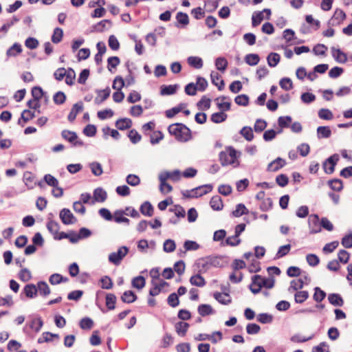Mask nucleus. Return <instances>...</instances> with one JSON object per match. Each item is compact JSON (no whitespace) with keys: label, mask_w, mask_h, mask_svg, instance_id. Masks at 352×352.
<instances>
[{"label":"nucleus","mask_w":352,"mask_h":352,"mask_svg":"<svg viewBox=\"0 0 352 352\" xmlns=\"http://www.w3.org/2000/svg\"><path fill=\"white\" fill-rule=\"evenodd\" d=\"M168 130L179 142H186L191 139V131L184 124L175 123L170 124Z\"/></svg>","instance_id":"obj_1"},{"label":"nucleus","mask_w":352,"mask_h":352,"mask_svg":"<svg viewBox=\"0 0 352 352\" xmlns=\"http://www.w3.org/2000/svg\"><path fill=\"white\" fill-rule=\"evenodd\" d=\"M220 258L217 256H207L200 258L196 261L195 266L199 273H205L212 267L220 265Z\"/></svg>","instance_id":"obj_2"},{"label":"nucleus","mask_w":352,"mask_h":352,"mask_svg":"<svg viewBox=\"0 0 352 352\" xmlns=\"http://www.w3.org/2000/svg\"><path fill=\"white\" fill-rule=\"evenodd\" d=\"M219 160L222 166L234 165L238 164L236 160V151L232 147L226 148L225 151H221L219 153Z\"/></svg>","instance_id":"obj_3"},{"label":"nucleus","mask_w":352,"mask_h":352,"mask_svg":"<svg viewBox=\"0 0 352 352\" xmlns=\"http://www.w3.org/2000/svg\"><path fill=\"white\" fill-rule=\"evenodd\" d=\"M212 190V186L210 184H206L198 186L190 190H186L182 191V195L186 198H197L201 197Z\"/></svg>","instance_id":"obj_4"},{"label":"nucleus","mask_w":352,"mask_h":352,"mask_svg":"<svg viewBox=\"0 0 352 352\" xmlns=\"http://www.w3.org/2000/svg\"><path fill=\"white\" fill-rule=\"evenodd\" d=\"M128 252L129 249L127 247L122 246L117 252H112L109 255V261L116 265H118Z\"/></svg>","instance_id":"obj_5"},{"label":"nucleus","mask_w":352,"mask_h":352,"mask_svg":"<svg viewBox=\"0 0 352 352\" xmlns=\"http://www.w3.org/2000/svg\"><path fill=\"white\" fill-rule=\"evenodd\" d=\"M61 135L63 139L72 143L75 146H83V142L80 140H78L77 134L69 130H63L61 133Z\"/></svg>","instance_id":"obj_6"},{"label":"nucleus","mask_w":352,"mask_h":352,"mask_svg":"<svg viewBox=\"0 0 352 352\" xmlns=\"http://www.w3.org/2000/svg\"><path fill=\"white\" fill-rule=\"evenodd\" d=\"M62 223L65 225L74 224L77 221L76 218L74 216L70 210L63 208L59 214Z\"/></svg>","instance_id":"obj_7"},{"label":"nucleus","mask_w":352,"mask_h":352,"mask_svg":"<svg viewBox=\"0 0 352 352\" xmlns=\"http://www.w3.org/2000/svg\"><path fill=\"white\" fill-rule=\"evenodd\" d=\"M309 281H310V279L307 275L300 278L299 279L293 280L290 282L289 292H291L292 290H293V291L300 290L304 287V285L309 284Z\"/></svg>","instance_id":"obj_8"},{"label":"nucleus","mask_w":352,"mask_h":352,"mask_svg":"<svg viewBox=\"0 0 352 352\" xmlns=\"http://www.w3.org/2000/svg\"><path fill=\"white\" fill-rule=\"evenodd\" d=\"M263 277L260 275H254L252 277V283L250 289L253 294H258L263 287Z\"/></svg>","instance_id":"obj_9"},{"label":"nucleus","mask_w":352,"mask_h":352,"mask_svg":"<svg viewBox=\"0 0 352 352\" xmlns=\"http://www.w3.org/2000/svg\"><path fill=\"white\" fill-rule=\"evenodd\" d=\"M338 160L339 157L337 154L329 157L323 164L324 171L328 174H331L334 171L335 165Z\"/></svg>","instance_id":"obj_10"},{"label":"nucleus","mask_w":352,"mask_h":352,"mask_svg":"<svg viewBox=\"0 0 352 352\" xmlns=\"http://www.w3.org/2000/svg\"><path fill=\"white\" fill-rule=\"evenodd\" d=\"M346 14L341 9H336L331 19L329 20V24L331 25H338L345 19Z\"/></svg>","instance_id":"obj_11"},{"label":"nucleus","mask_w":352,"mask_h":352,"mask_svg":"<svg viewBox=\"0 0 352 352\" xmlns=\"http://www.w3.org/2000/svg\"><path fill=\"white\" fill-rule=\"evenodd\" d=\"M285 160L281 157H277L276 160L270 162L267 166V170L270 172L278 171L280 168L285 165Z\"/></svg>","instance_id":"obj_12"},{"label":"nucleus","mask_w":352,"mask_h":352,"mask_svg":"<svg viewBox=\"0 0 352 352\" xmlns=\"http://www.w3.org/2000/svg\"><path fill=\"white\" fill-rule=\"evenodd\" d=\"M332 56L339 63H345L347 61L346 54L341 51L340 49H336L334 47L331 48Z\"/></svg>","instance_id":"obj_13"},{"label":"nucleus","mask_w":352,"mask_h":352,"mask_svg":"<svg viewBox=\"0 0 352 352\" xmlns=\"http://www.w3.org/2000/svg\"><path fill=\"white\" fill-rule=\"evenodd\" d=\"M83 110V104L82 102H78L74 104L72 108L70 113L68 115V120L69 122H73L78 113L81 112Z\"/></svg>","instance_id":"obj_14"},{"label":"nucleus","mask_w":352,"mask_h":352,"mask_svg":"<svg viewBox=\"0 0 352 352\" xmlns=\"http://www.w3.org/2000/svg\"><path fill=\"white\" fill-rule=\"evenodd\" d=\"M110 93L111 89L109 87H107L106 89L102 90H98V96L94 100L95 103L97 104H101L102 102H104L109 98Z\"/></svg>","instance_id":"obj_15"},{"label":"nucleus","mask_w":352,"mask_h":352,"mask_svg":"<svg viewBox=\"0 0 352 352\" xmlns=\"http://www.w3.org/2000/svg\"><path fill=\"white\" fill-rule=\"evenodd\" d=\"M211 80L212 84L218 87L219 90H222L224 88V81L221 79V76L216 72H212L210 74Z\"/></svg>","instance_id":"obj_16"},{"label":"nucleus","mask_w":352,"mask_h":352,"mask_svg":"<svg viewBox=\"0 0 352 352\" xmlns=\"http://www.w3.org/2000/svg\"><path fill=\"white\" fill-rule=\"evenodd\" d=\"M328 300L330 304L336 307H342L344 305V300L338 294H329Z\"/></svg>","instance_id":"obj_17"},{"label":"nucleus","mask_w":352,"mask_h":352,"mask_svg":"<svg viewBox=\"0 0 352 352\" xmlns=\"http://www.w3.org/2000/svg\"><path fill=\"white\" fill-rule=\"evenodd\" d=\"M22 52V46L18 43H14L6 52L8 57H15Z\"/></svg>","instance_id":"obj_18"},{"label":"nucleus","mask_w":352,"mask_h":352,"mask_svg":"<svg viewBox=\"0 0 352 352\" xmlns=\"http://www.w3.org/2000/svg\"><path fill=\"white\" fill-rule=\"evenodd\" d=\"M210 207L214 210H221L223 207V201L219 195L213 196L210 201Z\"/></svg>","instance_id":"obj_19"},{"label":"nucleus","mask_w":352,"mask_h":352,"mask_svg":"<svg viewBox=\"0 0 352 352\" xmlns=\"http://www.w3.org/2000/svg\"><path fill=\"white\" fill-rule=\"evenodd\" d=\"M216 101L217 102V106L219 109L221 111H228L230 109V102L228 98L226 97H221L217 98L216 99Z\"/></svg>","instance_id":"obj_20"},{"label":"nucleus","mask_w":352,"mask_h":352,"mask_svg":"<svg viewBox=\"0 0 352 352\" xmlns=\"http://www.w3.org/2000/svg\"><path fill=\"white\" fill-rule=\"evenodd\" d=\"M213 296L214 298L221 304L228 305L231 302V298L228 294L216 292Z\"/></svg>","instance_id":"obj_21"},{"label":"nucleus","mask_w":352,"mask_h":352,"mask_svg":"<svg viewBox=\"0 0 352 352\" xmlns=\"http://www.w3.org/2000/svg\"><path fill=\"white\" fill-rule=\"evenodd\" d=\"M141 213L147 217H151L153 214V207L149 201L144 202L140 208Z\"/></svg>","instance_id":"obj_22"},{"label":"nucleus","mask_w":352,"mask_h":352,"mask_svg":"<svg viewBox=\"0 0 352 352\" xmlns=\"http://www.w3.org/2000/svg\"><path fill=\"white\" fill-rule=\"evenodd\" d=\"M294 294V300L296 303L302 304L305 302L309 296V292L307 291H296Z\"/></svg>","instance_id":"obj_23"},{"label":"nucleus","mask_w":352,"mask_h":352,"mask_svg":"<svg viewBox=\"0 0 352 352\" xmlns=\"http://www.w3.org/2000/svg\"><path fill=\"white\" fill-rule=\"evenodd\" d=\"M132 125V121L129 118H121L116 121V126L119 130H125L131 128Z\"/></svg>","instance_id":"obj_24"},{"label":"nucleus","mask_w":352,"mask_h":352,"mask_svg":"<svg viewBox=\"0 0 352 352\" xmlns=\"http://www.w3.org/2000/svg\"><path fill=\"white\" fill-rule=\"evenodd\" d=\"M189 324L185 322H179L175 324L177 333L180 336H184L188 329Z\"/></svg>","instance_id":"obj_25"},{"label":"nucleus","mask_w":352,"mask_h":352,"mask_svg":"<svg viewBox=\"0 0 352 352\" xmlns=\"http://www.w3.org/2000/svg\"><path fill=\"white\" fill-rule=\"evenodd\" d=\"M107 192L102 188H98L94 192V199L95 201L103 202L107 199Z\"/></svg>","instance_id":"obj_26"},{"label":"nucleus","mask_w":352,"mask_h":352,"mask_svg":"<svg viewBox=\"0 0 352 352\" xmlns=\"http://www.w3.org/2000/svg\"><path fill=\"white\" fill-rule=\"evenodd\" d=\"M187 62L190 66L196 69H200L203 67V60L198 56H189Z\"/></svg>","instance_id":"obj_27"},{"label":"nucleus","mask_w":352,"mask_h":352,"mask_svg":"<svg viewBox=\"0 0 352 352\" xmlns=\"http://www.w3.org/2000/svg\"><path fill=\"white\" fill-rule=\"evenodd\" d=\"M24 293L28 298H34L36 296L38 290L37 286L34 284L27 285L23 289Z\"/></svg>","instance_id":"obj_28"},{"label":"nucleus","mask_w":352,"mask_h":352,"mask_svg":"<svg viewBox=\"0 0 352 352\" xmlns=\"http://www.w3.org/2000/svg\"><path fill=\"white\" fill-rule=\"evenodd\" d=\"M137 299V296L132 291H126L121 296V300L125 303L133 302Z\"/></svg>","instance_id":"obj_29"},{"label":"nucleus","mask_w":352,"mask_h":352,"mask_svg":"<svg viewBox=\"0 0 352 352\" xmlns=\"http://www.w3.org/2000/svg\"><path fill=\"white\" fill-rule=\"evenodd\" d=\"M124 214H125V213L123 210L115 211L113 213V220L118 223H125L129 224L130 221L126 217H124Z\"/></svg>","instance_id":"obj_30"},{"label":"nucleus","mask_w":352,"mask_h":352,"mask_svg":"<svg viewBox=\"0 0 352 352\" xmlns=\"http://www.w3.org/2000/svg\"><path fill=\"white\" fill-rule=\"evenodd\" d=\"M179 88L178 85H170L168 86L163 85L161 87L162 95H172L174 94Z\"/></svg>","instance_id":"obj_31"},{"label":"nucleus","mask_w":352,"mask_h":352,"mask_svg":"<svg viewBox=\"0 0 352 352\" xmlns=\"http://www.w3.org/2000/svg\"><path fill=\"white\" fill-rule=\"evenodd\" d=\"M198 312L201 316L214 314V310L210 305L203 304L198 307Z\"/></svg>","instance_id":"obj_32"},{"label":"nucleus","mask_w":352,"mask_h":352,"mask_svg":"<svg viewBox=\"0 0 352 352\" xmlns=\"http://www.w3.org/2000/svg\"><path fill=\"white\" fill-rule=\"evenodd\" d=\"M47 228L49 232L55 237V235L58 234L60 229V226L58 222L50 220L47 223Z\"/></svg>","instance_id":"obj_33"},{"label":"nucleus","mask_w":352,"mask_h":352,"mask_svg":"<svg viewBox=\"0 0 352 352\" xmlns=\"http://www.w3.org/2000/svg\"><path fill=\"white\" fill-rule=\"evenodd\" d=\"M331 135V131L329 126H319L317 129L318 138H328Z\"/></svg>","instance_id":"obj_34"},{"label":"nucleus","mask_w":352,"mask_h":352,"mask_svg":"<svg viewBox=\"0 0 352 352\" xmlns=\"http://www.w3.org/2000/svg\"><path fill=\"white\" fill-rule=\"evenodd\" d=\"M190 283L197 287H204L206 285L204 278L199 274L191 276Z\"/></svg>","instance_id":"obj_35"},{"label":"nucleus","mask_w":352,"mask_h":352,"mask_svg":"<svg viewBox=\"0 0 352 352\" xmlns=\"http://www.w3.org/2000/svg\"><path fill=\"white\" fill-rule=\"evenodd\" d=\"M37 290L41 296H47L50 294V289L48 285L43 281L37 283Z\"/></svg>","instance_id":"obj_36"},{"label":"nucleus","mask_w":352,"mask_h":352,"mask_svg":"<svg viewBox=\"0 0 352 352\" xmlns=\"http://www.w3.org/2000/svg\"><path fill=\"white\" fill-rule=\"evenodd\" d=\"M248 212L249 211L244 204H239L236 205V209L232 211V214L234 217H239L243 214H248Z\"/></svg>","instance_id":"obj_37"},{"label":"nucleus","mask_w":352,"mask_h":352,"mask_svg":"<svg viewBox=\"0 0 352 352\" xmlns=\"http://www.w3.org/2000/svg\"><path fill=\"white\" fill-rule=\"evenodd\" d=\"M220 0H206L205 9L208 12H214L219 6Z\"/></svg>","instance_id":"obj_38"},{"label":"nucleus","mask_w":352,"mask_h":352,"mask_svg":"<svg viewBox=\"0 0 352 352\" xmlns=\"http://www.w3.org/2000/svg\"><path fill=\"white\" fill-rule=\"evenodd\" d=\"M186 107V104L182 103L178 106L175 107L170 109L166 111V116L167 118H173L174 116L182 111V110Z\"/></svg>","instance_id":"obj_39"},{"label":"nucleus","mask_w":352,"mask_h":352,"mask_svg":"<svg viewBox=\"0 0 352 352\" xmlns=\"http://www.w3.org/2000/svg\"><path fill=\"white\" fill-rule=\"evenodd\" d=\"M240 134L248 141H252L254 138L252 129L249 126L243 127L240 131Z\"/></svg>","instance_id":"obj_40"},{"label":"nucleus","mask_w":352,"mask_h":352,"mask_svg":"<svg viewBox=\"0 0 352 352\" xmlns=\"http://www.w3.org/2000/svg\"><path fill=\"white\" fill-rule=\"evenodd\" d=\"M245 60L249 65L254 66L258 63L260 58L258 54H249L245 56Z\"/></svg>","instance_id":"obj_41"},{"label":"nucleus","mask_w":352,"mask_h":352,"mask_svg":"<svg viewBox=\"0 0 352 352\" xmlns=\"http://www.w3.org/2000/svg\"><path fill=\"white\" fill-rule=\"evenodd\" d=\"M267 63L270 67H275L280 61V55L277 53H270L267 56Z\"/></svg>","instance_id":"obj_42"},{"label":"nucleus","mask_w":352,"mask_h":352,"mask_svg":"<svg viewBox=\"0 0 352 352\" xmlns=\"http://www.w3.org/2000/svg\"><path fill=\"white\" fill-rule=\"evenodd\" d=\"M131 283L133 287L141 289L145 286L146 281L143 276H138L132 280Z\"/></svg>","instance_id":"obj_43"},{"label":"nucleus","mask_w":352,"mask_h":352,"mask_svg":"<svg viewBox=\"0 0 352 352\" xmlns=\"http://www.w3.org/2000/svg\"><path fill=\"white\" fill-rule=\"evenodd\" d=\"M215 66L218 70L223 72L227 68L228 61L223 57H219L215 60Z\"/></svg>","instance_id":"obj_44"},{"label":"nucleus","mask_w":352,"mask_h":352,"mask_svg":"<svg viewBox=\"0 0 352 352\" xmlns=\"http://www.w3.org/2000/svg\"><path fill=\"white\" fill-rule=\"evenodd\" d=\"M176 248V244L172 239H166L164 242L163 250L165 252H173Z\"/></svg>","instance_id":"obj_45"},{"label":"nucleus","mask_w":352,"mask_h":352,"mask_svg":"<svg viewBox=\"0 0 352 352\" xmlns=\"http://www.w3.org/2000/svg\"><path fill=\"white\" fill-rule=\"evenodd\" d=\"M325 297L326 293L323 290H322L320 287H315L313 298L316 302H320L324 300Z\"/></svg>","instance_id":"obj_46"},{"label":"nucleus","mask_w":352,"mask_h":352,"mask_svg":"<svg viewBox=\"0 0 352 352\" xmlns=\"http://www.w3.org/2000/svg\"><path fill=\"white\" fill-rule=\"evenodd\" d=\"M63 36V31L61 28H56L52 36V41L54 43H58L61 41Z\"/></svg>","instance_id":"obj_47"},{"label":"nucleus","mask_w":352,"mask_h":352,"mask_svg":"<svg viewBox=\"0 0 352 352\" xmlns=\"http://www.w3.org/2000/svg\"><path fill=\"white\" fill-rule=\"evenodd\" d=\"M34 112H32L30 110L25 109L22 112L21 118L18 120V124H21V119H22L24 121V122H27L29 120L34 118Z\"/></svg>","instance_id":"obj_48"},{"label":"nucleus","mask_w":352,"mask_h":352,"mask_svg":"<svg viewBox=\"0 0 352 352\" xmlns=\"http://www.w3.org/2000/svg\"><path fill=\"white\" fill-rule=\"evenodd\" d=\"M227 118V115L223 111L214 113L211 116V120L214 123H221L225 121Z\"/></svg>","instance_id":"obj_49"},{"label":"nucleus","mask_w":352,"mask_h":352,"mask_svg":"<svg viewBox=\"0 0 352 352\" xmlns=\"http://www.w3.org/2000/svg\"><path fill=\"white\" fill-rule=\"evenodd\" d=\"M116 302V296L113 294H107L106 296V305L108 309L110 310L114 309Z\"/></svg>","instance_id":"obj_50"},{"label":"nucleus","mask_w":352,"mask_h":352,"mask_svg":"<svg viewBox=\"0 0 352 352\" xmlns=\"http://www.w3.org/2000/svg\"><path fill=\"white\" fill-rule=\"evenodd\" d=\"M91 173L96 176H100L102 174V168L100 163L92 162L89 164Z\"/></svg>","instance_id":"obj_51"},{"label":"nucleus","mask_w":352,"mask_h":352,"mask_svg":"<svg viewBox=\"0 0 352 352\" xmlns=\"http://www.w3.org/2000/svg\"><path fill=\"white\" fill-rule=\"evenodd\" d=\"M318 116L320 119L326 120H330L333 118L332 112L327 109H321L319 110Z\"/></svg>","instance_id":"obj_52"},{"label":"nucleus","mask_w":352,"mask_h":352,"mask_svg":"<svg viewBox=\"0 0 352 352\" xmlns=\"http://www.w3.org/2000/svg\"><path fill=\"white\" fill-rule=\"evenodd\" d=\"M184 248L185 252L197 250L199 248V245L196 241L187 240L184 243Z\"/></svg>","instance_id":"obj_53"},{"label":"nucleus","mask_w":352,"mask_h":352,"mask_svg":"<svg viewBox=\"0 0 352 352\" xmlns=\"http://www.w3.org/2000/svg\"><path fill=\"white\" fill-rule=\"evenodd\" d=\"M279 85L280 87L286 91H289L293 88V83L289 78H283L280 82Z\"/></svg>","instance_id":"obj_54"},{"label":"nucleus","mask_w":352,"mask_h":352,"mask_svg":"<svg viewBox=\"0 0 352 352\" xmlns=\"http://www.w3.org/2000/svg\"><path fill=\"white\" fill-rule=\"evenodd\" d=\"M263 12H255L252 17V26L256 27L263 20Z\"/></svg>","instance_id":"obj_55"},{"label":"nucleus","mask_w":352,"mask_h":352,"mask_svg":"<svg viewBox=\"0 0 352 352\" xmlns=\"http://www.w3.org/2000/svg\"><path fill=\"white\" fill-rule=\"evenodd\" d=\"M256 319L261 323L267 324L272 322L273 317L270 314L263 313L258 314Z\"/></svg>","instance_id":"obj_56"},{"label":"nucleus","mask_w":352,"mask_h":352,"mask_svg":"<svg viewBox=\"0 0 352 352\" xmlns=\"http://www.w3.org/2000/svg\"><path fill=\"white\" fill-rule=\"evenodd\" d=\"M94 326V322L90 318H83L80 322V327L82 329H91Z\"/></svg>","instance_id":"obj_57"},{"label":"nucleus","mask_w":352,"mask_h":352,"mask_svg":"<svg viewBox=\"0 0 352 352\" xmlns=\"http://www.w3.org/2000/svg\"><path fill=\"white\" fill-rule=\"evenodd\" d=\"M327 51V47L324 44H318L313 48V52L317 56H324Z\"/></svg>","instance_id":"obj_58"},{"label":"nucleus","mask_w":352,"mask_h":352,"mask_svg":"<svg viewBox=\"0 0 352 352\" xmlns=\"http://www.w3.org/2000/svg\"><path fill=\"white\" fill-rule=\"evenodd\" d=\"M76 74L74 69L69 68L67 69V75H65V82L68 85H72L74 82Z\"/></svg>","instance_id":"obj_59"},{"label":"nucleus","mask_w":352,"mask_h":352,"mask_svg":"<svg viewBox=\"0 0 352 352\" xmlns=\"http://www.w3.org/2000/svg\"><path fill=\"white\" fill-rule=\"evenodd\" d=\"M67 278H63V276H62L59 274H54L51 275L49 278V281L52 285H56V284L61 283L62 281H67Z\"/></svg>","instance_id":"obj_60"},{"label":"nucleus","mask_w":352,"mask_h":352,"mask_svg":"<svg viewBox=\"0 0 352 352\" xmlns=\"http://www.w3.org/2000/svg\"><path fill=\"white\" fill-rule=\"evenodd\" d=\"M306 260L310 266L315 267L319 264L320 259L318 256L314 254H309L306 256Z\"/></svg>","instance_id":"obj_61"},{"label":"nucleus","mask_w":352,"mask_h":352,"mask_svg":"<svg viewBox=\"0 0 352 352\" xmlns=\"http://www.w3.org/2000/svg\"><path fill=\"white\" fill-rule=\"evenodd\" d=\"M43 322L41 318L33 319L30 323V328L36 332H38L43 327Z\"/></svg>","instance_id":"obj_62"},{"label":"nucleus","mask_w":352,"mask_h":352,"mask_svg":"<svg viewBox=\"0 0 352 352\" xmlns=\"http://www.w3.org/2000/svg\"><path fill=\"white\" fill-rule=\"evenodd\" d=\"M291 245L289 244L282 245L278 248V250L276 253V257L277 258H281L285 255H287L290 251Z\"/></svg>","instance_id":"obj_63"},{"label":"nucleus","mask_w":352,"mask_h":352,"mask_svg":"<svg viewBox=\"0 0 352 352\" xmlns=\"http://www.w3.org/2000/svg\"><path fill=\"white\" fill-rule=\"evenodd\" d=\"M341 243L346 248H352V233L345 235L342 238Z\"/></svg>","instance_id":"obj_64"}]
</instances>
